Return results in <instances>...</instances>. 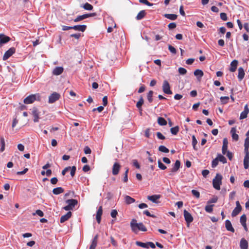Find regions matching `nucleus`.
<instances>
[{"mask_svg":"<svg viewBox=\"0 0 249 249\" xmlns=\"http://www.w3.org/2000/svg\"><path fill=\"white\" fill-rule=\"evenodd\" d=\"M241 209L242 208L235 207L232 212L231 216L232 217L236 216L241 212Z\"/></svg>","mask_w":249,"mask_h":249,"instance_id":"33","label":"nucleus"},{"mask_svg":"<svg viewBox=\"0 0 249 249\" xmlns=\"http://www.w3.org/2000/svg\"><path fill=\"white\" fill-rule=\"evenodd\" d=\"M11 40L10 37L3 34H0V45L6 43Z\"/></svg>","mask_w":249,"mask_h":249,"instance_id":"11","label":"nucleus"},{"mask_svg":"<svg viewBox=\"0 0 249 249\" xmlns=\"http://www.w3.org/2000/svg\"><path fill=\"white\" fill-rule=\"evenodd\" d=\"M118 212L116 210H112L111 212L110 215L112 218H116Z\"/></svg>","mask_w":249,"mask_h":249,"instance_id":"54","label":"nucleus"},{"mask_svg":"<svg viewBox=\"0 0 249 249\" xmlns=\"http://www.w3.org/2000/svg\"><path fill=\"white\" fill-rule=\"evenodd\" d=\"M40 95L39 93L31 94L24 99L23 102L25 104L33 103L35 101H40Z\"/></svg>","mask_w":249,"mask_h":249,"instance_id":"2","label":"nucleus"},{"mask_svg":"<svg viewBox=\"0 0 249 249\" xmlns=\"http://www.w3.org/2000/svg\"><path fill=\"white\" fill-rule=\"evenodd\" d=\"M237 63H231V67L230 70L231 72L235 71L237 69Z\"/></svg>","mask_w":249,"mask_h":249,"instance_id":"42","label":"nucleus"},{"mask_svg":"<svg viewBox=\"0 0 249 249\" xmlns=\"http://www.w3.org/2000/svg\"><path fill=\"white\" fill-rule=\"evenodd\" d=\"M220 18L223 21H226L228 19L227 14L225 13H221L220 14Z\"/></svg>","mask_w":249,"mask_h":249,"instance_id":"51","label":"nucleus"},{"mask_svg":"<svg viewBox=\"0 0 249 249\" xmlns=\"http://www.w3.org/2000/svg\"><path fill=\"white\" fill-rule=\"evenodd\" d=\"M0 151L1 152H3L5 150V140L3 137H1L0 138Z\"/></svg>","mask_w":249,"mask_h":249,"instance_id":"28","label":"nucleus"},{"mask_svg":"<svg viewBox=\"0 0 249 249\" xmlns=\"http://www.w3.org/2000/svg\"><path fill=\"white\" fill-rule=\"evenodd\" d=\"M217 198L216 197H214L212 198L211 199L209 200L207 202V203L209 204V203H216L217 202Z\"/></svg>","mask_w":249,"mask_h":249,"instance_id":"62","label":"nucleus"},{"mask_svg":"<svg viewBox=\"0 0 249 249\" xmlns=\"http://www.w3.org/2000/svg\"><path fill=\"white\" fill-rule=\"evenodd\" d=\"M71 212H68L66 214L62 215L60 218V223H63L66 221L68 220L71 217Z\"/></svg>","mask_w":249,"mask_h":249,"instance_id":"18","label":"nucleus"},{"mask_svg":"<svg viewBox=\"0 0 249 249\" xmlns=\"http://www.w3.org/2000/svg\"><path fill=\"white\" fill-rule=\"evenodd\" d=\"M87 28L86 25H77L72 26V29L84 32Z\"/></svg>","mask_w":249,"mask_h":249,"instance_id":"15","label":"nucleus"},{"mask_svg":"<svg viewBox=\"0 0 249 249\" xmlns=\"http://www.w3.org/2000/svg\"><path fill=\"white\" fill-rule=\"evenodd\" d=\"M217 159L218 160V161L222 162L223 163H225L227 162V160L226 158L221 154H218Z\"/></svg>","mask_w":249,"mask_h":249,"instance_id":"32","label":"nucleus"},{"mask_svg":"<svg viewBox=\"0 0 249 249\" xmlns=\"http://www.w3.org/2000/svg\"><path fill=\"white\" fill-rule=\"evenodd\" d=\"M238 78L240 81H241L244 77L245 76V72L244 69L240 67L238 69Z\"/></svg>","mask_w":249,"mask_h":249,"instance_id":"23","label":"nucleus"},{"mask_svg":"<svg viewBox=\"0 0 249 249\" xmlns=\"http://www.w3.org/2000/svg\"><path fill=\"white\" fill-rule=\"evenodd\" d=\"M28 171V169L26 168L22 171H18L17 173V174L18 175H21L25 174Z\"/></svg>","mask_w":249,"mask_h":249,"instance_id":"63","label":"nucleus"},{"mask_svg":"<svg viewBox=\"0 0 249 249\" xmlns=\"http://www.w3.org/2000/svg\"><path fill=\"white\" fill-rule=\"evenodd\" d=\"M213 205H207L205 206V211L209 213H211L213 212Z\"/></svg>","mask_w":249,"mask_h":249,"instance_id":"38","label":"nucleus"},{"mask_svg":"<svg viewBox=\"0 0 249 249\" xmlns=\"http://www.w3.org/2000/svg\"><path fill=\"white\" fill-rule=\"evenodd\" d=\"M129 172V169L126 168L125 172L124 174V177L123 179V181L125 182H127L128 180V173Z\"/></svg>","mask_w":249,"mask_h":249,"instance_id":"45","label":"nucleus"},{"mask_svg":"<svg viewBox=\"0 0 249 249\" xmlns=\"http://www.w3.org/2000/svg\"><path fill=\"white\" fill-rule=\"evenodd\" d=\"M245 152H249V136H247V138L245 139Z\"/></svg>","mask_w":249,"mask_h":249,"instance_id":"31","label":"nucleus"},{"mask_svg":"<svg viewBox=\"0 0 249 249\" xmlns=\"http://www.w3.org/2000/svg\"><path fill=\"white\" fill-rule=\"evenodd\" d=\"M194 74L195 76H196L198 81H200L201 79V78L203 76L204 73L203 71L199 69L196 70Z\"/></svg>","mask_w":249,"mask_h":249,"instance_id":"14","label":"nucleus"},{"mask_svg":"<svg viewBox=\"0 0 249 249\" xmlns=\"http://www.w3.org/2000/svg\"><path fill=\"white\" fill-rule=\"evenodd\" d=\"M130 227L132 231L135 233H137L139 231H147L146 227L142 223H137L136 220L134 219H133L130 222Z\"/></svg>","mask_w":249,"mask_h":249,"instance_id":"1","label":"nucleus"},{"mask_svg":"<svg viewBox=\"0 0 249 249\" xmlns=\"http://www.w3.org/2000/svg\"><path fill=\"white\" fill-rule=\"evenodd\" d=\"M144 101L142 97H141L139 101L137 103L136 107L139 111H142V106L143 104Z\"/></svg>","mask_w":249,"mask_h":249,"instance_id":"30","label":"nucleus"},{"mask_svg":"<svg viewBox=\"0 0 249 249\" xmlns=\"http://www.w3.org/2000/svg\"><path fill=\"white\" fill-rule=\"evenodd\" d=\"M31 113L34 117V122L36 123L39 121L40 112L36 107H34L31 109Z\"/></svg>","mask_w":249,"mask_h":249,"instance_id":"5","label":"nucleus"},{"mask_svg":"<svg viewBox=\"0 0 249 249\" xmlns=\"http://www.w3.org/2000/svg\"><path fill=\"white\" fill-rule=\"evenodd\" d=\"M87 15L84 14L83 15L78 16L76 18L73 19V21L75 22H77L79 21L82 20L85 18H88Z\"/></svg>","mask_w":249,"mask_h":249,"instance_id":"29","label":"nucleus"},{"mask_svg":"<svg viewBox=\"0 0 249 249\" xmlns=\"http://www.w3.org/2000/svg\"><path fill=\"white\" fill-rule=\"evenodd\" d=\"M104 109V107L102 106H100L98 107L97 108H93L92 111L94 112L96 110H97L99 112H102Z\"/></svg>","mask_w":249,"mask_h":249,"instance_id":"61","label":"nucleus"},{"mask_svg":"<svg viewBox=\"0 0 249 249\" xmlns=\"http://www.w3.org/2000/svg\"><path fill=\"white\" fill-rule=\"evenodd\" d=\"M180 166V162L178 160H177L173 167L171 169L172 172H176L179 169Z\"/></svg>","mask_w":249,"mask_h":249,"instance_id":"22","label":"nucleus"},{"mask_svg":"<svg viewBox=\"0 0 249 249\" xmlns=\"http://www.w3.org/2000/svg\"><path fill=\"white\" fill-rule=\"evenodd\" d=\"M222 176L217 174L213 180V185L214 188L217 190L220 189V186L222 184Z\"/></svg>","mask_w":249,"mask_h":249,"instance_id":"3","label":"nucleus"},{"mask_svg":"<svg viewBox=\"0 0 249 249\" xmlns=\"http://www.w3.org/2000/svg\"><path fill=\"white\" fill-rule=\"evenodd\" d=\"M146 15V12L144 10H142L139 12L136 16V19L137 20H141Z\"/></svg>","mask_w":249,"mask_h":249,"instance_id":"26","label":"nucleus"},{"mask_svg":"<svg viewBox=\"0 0 249 249\" xmlns=\"http://www.w3.org/2000/svg\"><path fill=\"white\" fill-rule=\"evenodd\" d=\"M164 16L166 18L172 20H176L178 18V15L174 14H165Z\"/></svg>","mask_w":249,"mask_h":249,"instance_id":"25","label":"nucleus"},{"mask_svg":"<svg viewBox=\"0 0 249 249\" xmlns=\"http://www.w3.org/2000/svg\"><path fill=\"white\" fill-rule=\"evenodd\" d=\"M16 52V49L14 47L10 48L7 50L4 54L3 56V60H6L8 59L12 54H13Z\"/></svg>","mask_w":249,"mask_h":249,"instance_id":"8","label":"nucleus"},{"mask_svg":"<svg viewBox=\"0 0 249 249\" xmlns=\"http://www.w3.org/2000/svg\"><path fill=\"white\" fill-rule=\"evenodd\" d=\"M171 132L173 135H177L179 131V127L176 126L174 127H172L170 129Z\"/></svg>","mask_w":249,"mask_h":249,"instance_id":"37","label":"nucleus"},{"mask_svg":"<svg viewBox=\"0 0 249 249\" xmlns=\"http://www.w3.org/2000/svg\"><path fill=\"white\" fill-rule=\"evenodd\" d=\"M177 26L176 23L175 22H172L168 24V27L169 29H173Z\"/></svg>","mask_w":249,"mask_h":249,"instance_id":"56","label":"nucleus"},{"mask_svg":"<svg viewBox=\"0 0 249 249\" xmlns=\"http://www.w3.org/2000/svg\"><path fill=\"white\" fill-rule=\"evenodd\" d=\"M197 143V141L194 135L192 136V145L195 150H196L197 149L196 148V145Z\"/></svg>","mask_w":249,"mask_h":249,"instance_id":"41","label":"nucleus"},{"mask_svg":"<svg viewBox=\"0 0 249 249\" xmlns=\"http://www.w3.org/2000/svg\"><path fill=\"white\" fill-rule=\"evenodd\" d=\"M249 112V108L247 105L244 107V110L242 111L240 116V119H244L247 117L248 114Z\"/></svg>","mask_w":249,"mask_h":249,"instance_id":"12","label":"nucleus"},{"mask_svg":"<svg viewBox=\"0 0 249 249\" xmlns=\"http://www.w3.org/2000/svg\"><path fill=\"white\" fill-rule=\"evenodd\" d=\"M240 247L241 249H248V243L245 239H241L240 243Z\"/></svg>","mask_w":249,"mask_h":249,"instance_id":"21","label":"nucleus"},{"mask_svg":"<svg viewBox=\"0 0 249 249\" xmlns=\"http://www.w3.org/2000/svg\"><path fill=\"white\" fill-rule=\"evenodd\" d=\"M84 9L87 10H91L93 6L89 3L87 2L82 6Z\"/></svg>","mask_w":249,"mask_h":249,"instance_id":"35","label":"nucleus"},{"mask_svg":"<svg viewBox=\"0 0 249 249\" xmlns=\"http://www.w3.org/2000/svg\"><path fill=\"white\" fill-rule=\"evenodd\" d=\"M228 149V146H222V152L223 155H226V152H227L228 151H227Z\"/></svg>","mask_w":249,"mask_h":249,"instance_id":"64","label":"nucleus"},{"mask_svg":"<svg viewBox=\"0 0 249 249\" xmlns=\"http://www.w3.org/2000/svg\"><path fill=\"white\" fill-rule=\"evenodd\" d=\"M168 49L171 53H172L175 54L176 53V49L173 46L171 45H168Z\"/></svg>","mask_w":249,"mask_h":249,"instance_id":"48","label":"nucleus"},{"mask_svg":"<svg viewBox=\"0 0 249 249\" xmlns=\"http://www.w3.org/2000/svg\"><path fill=\"white\" fill-rule=\"evenodd\" d=\"M245 156L244 159V166L247 169L249 167V152H245Z\"/></svg>","mask_w":249,"mask_h":249,"instance_id":"13","label":"nucleus"},{"mask_svg":"<svg viewBox=\"0 0 249 249\" xmlns=\"http://www.w3.org/2000/svg\"><path fill=\"white\" fill-rule=\"evenodd\" d=\"M158 167L161 170H165L166 169V166L163 164L160 160H158Z\"/></svg>","mask_w":249,"mask_h":249,"instance_id":"46","label":"nucleus"},{"mask_svg":"<svg viewBox=\"0 0 249 249\" xmlns=\"http://www.w3.org/2000/svg\"><path fill=\"white\" fill-rule=\"evenodd\" d=\"M192 194L194 196H195L196 198H198L200 197V193L198 191L196 190H192L191 191Z\"/></svg>","mask_w":249,"mask_h":249,"instance_id":"44","label":"nucleus"},{"mask_svg":"<svg viewBox=\"0 0 249 249\" xmlns=\"http://www.w3.org/2000/svg\"><path fill=\"white\" fill-rule=\"evenodd\" d=\"M71 171V175L72 177H73L76 171V167L73 166L72 167H71V169L70 170Z\"/></svg>","mask_w":249,"mask_h":249,"instance_id":"50","label":"nucleus"},{"mask_svg":"<svg viewBox=\"0 0 249 249\" xmlns=\"http://www.w3.org/2000/svg\"><path fill=\"white\" fill-rule=\"evenodd\" d=\"M178 72L180 74L184 75L186 73L187 71L185 69L180 67L178 69Z\"/></svg>","mask_w":249,"mask_h":249,"instance_id":"49","label":"nucleus"},{"mask_svg":"<svg viewBox=\"0 0 249 249\" xmlns=\"http://www.w3.org/2000/svg\"><path fill=\"white\" fill-rule=\"evenodd\" d=\"M246 220L247 218L246 215L243 214L240 217V222L241 224H243L246 222Z\"/></svg>","mask_w":249,"mask_h":249,"instance_id":"53","label":"nucleus"},{"mask_svg":"<svg viewBox=\"0 0 249 249\" xmlns=\"http://www.w3.org/2000/svg\"><path fill=\"white\" fill-rule=\"evenodd\" d=\"M91 152V149L89 146H86L84 148V153L86 154H90Z\"/></svg>","mask_w":249,"mask_h":249,"instance_id":"58","label":"nucleus"},{"mask_svg":"<svg viewBox=\"0 0 249 249\" xmlns=\"http://www.w3.org/2000/svg\"><path fill=\"white\" fill-rule=\"evenodd\" d=\"M229 99V97L228 96H222L220 97V100L222 104H226Z\"/></svg>","mask_w":249,"mask_h":249,"instance_id":"43","label":"nucleus"},{"mask_svg":"<svg viewBox=\"0 0 249 249\" xmlns=\"http://www.w3.org/2000/svg\"><path fill=\"white\" fill-rule=\"evenodd\" d=\"M183 215L185 221H186L188 225L191 223L193 221V217L187 211L184 210L183 211Z\"/></svg>","mask_w":249,"mask_h":249,"instance_id":"9","label":"nucleus"},{"mask_svg":"<svg viewBox=\"0 0 249 249\" xmlns=\"http://www.w3.org/2000/svg\"><path fill=\"white\" fill-rule=\"evenodd\" d=\"M162 90L163 91L167 94H172V92L170 89V86L168 83V82L166 80H164L163 81V85H162Z\"/></svg>","mask_w":249,"mask_h":249,"instance_id":"7","label":"nucleus"},{"mask_svg":"<svg viewBox=\"0 0 249 249\" xmlns=\"http://www.w3.org/2000/svg\"><path fill=\"white\" fill-rule=\"evenodd\" d=\"M159 151L162 152H164V153H168L169 150V149L166 148L165 146H163V145H160V146H159Z\"/></svg>","mask_w":249,"mask_h":249,"instance_id":"39","label":"nucleus"},{"mask_svg":"<svg viewBox=\"0 0 249 249\" xmlns=\"http://www.w3.org/2000/svg\"><path fill=\"white\" fill-rule=\"evenodd\" d=\"M63 70L64 69L63 67H57L53 69V73L54 75H59L63 72Z\"/></svg>","mask_w":249,"mask_h":249,"instance_id":"19","label":"nucleus"},{"mask_svg":"<svg viewBox=\"0 0 249 249\" xmlns=\"http://www.w3.org/2000/svg\"><path fill=\"white\" fill-rule=\"evenodd\" d=\"M160 197V196L159 195H154L152 196H147V199L152 202L157 203V200Z\"/></svg>","mask_w":249,"mask_h":249,"instance_id":"20","label":"nucleus"},{"mask_svg":"<svg viewBox=\"0 0 249 249\" xmlns=\"http://www.w3.org/2000/svg\"><path fill=\"white\" fill-rule=\"evenodd\" d=\"M158 123L160 125H165L167 124L166 121L162 117L158 118Z\"/></svg>","mask_w":249,"mask_h":249,"instance_id":"34","label":"nucleus"},{"mask_svg":"<svg viewBox=\"0 0 249 249\" xmlns=\"http://www.w3.org/2000/svg\"><path fill=\"white\" fill-rule=\"evenodd\" d=\"M133 166H135L137 168L139 169L140 168V164H139L137 160H133L132 161Z\"/></svg>","mask_w":249,"mask_h":249,"instance_id":"55","label":"nucleus"},{"mask_svg":"<svg viewBox=\"0 0 249 249\" xmlns=\"http://www.w3.org/2000/svg\"><path fill=\"white\" fill-rule=\"evenodd\" d=\"M218 160H217V158H215V159H214L213 161H212V167L213 168H214L215 167L218 163Z\"/></svg>","mask_w":249,"mask_h":249,"instance_id":"52","label":"nucleus"},{"mask_svg":"<svg viewBox=\"0 0 249 249\" xmlns=\"http://www.w3.org/2000/svg\"><path fill=\"white\" fill-rule=\"evenodd\" d=\"M36 214H37L40 217H42L44 215V213L43 212L40 210H37L36 211V213H34L33 215H35Z\"/></svg>","mask_w":249,"mask_h":249,"instance_id":"57","label":"nucleus"},{"mask_svg":"<svg viewBox=\"0 0 249 249\" xmlns=\"http://www.w3.org/2000/svg\"><path fill=\"white\" fill-rule=\"evenodd\" d=\"M153 92L152 90L149 91L147 94V99L149 103H151L153 101Z\"/></svg>","mask_w":249,"mask_h":249,"instance_id":"40","label":"nucleus"},{"mask_svg":"<svg viewBox=\"0 0 249 249\" xmlns=\"http://www.w3.org/2000/svg\"><path fill=\"white\" fill-rule=\"evenodd\" d=\"M60 97V95L59 93L54 92L49 96L48 102L50 104L53 103L58 100Z\"/></svg>","mask_w":249,"mask_h":249,"instance_id":"6","label":"nucleus"},{"mask_svg":"<svg viewBox=\"0 0 249 249\" xmlns=\"http://www.w3.org/2000/svg\"><path fill=\"white\" fill-rule=\"evenodd\" d=\"M63 192L64 189L60 187L54 188L53 190V194L56 195L62 193Z\"/></svg>","mask_w":249,"mask_h":249,"instance_id":"27","label":"nucleus"},{"mask_svg":"<svg viewBox=\"0 0 249 249\" xmlns=\"http://www.w3.org/2000/svg\"><path fill=\"white\" fill-rule=\"evenodd\" d=\"M140 2L144 4L147 6H152L153 3L149 2L147 0H139Z\"/></svg>","mask_w":249,"mask_h":249,"instance_id":"47","label":"nucleus"},{"mask_svg":"<svg viewBox=\"0 0 249 249\" xmlns=\"http://www.w3.org/2000/svg\"><path fill=\"white\" fill-rule=\"evenodd\" d=\"M66 202L68 205L63 208L66 211L72 210L77 204V201L74 199H68L66 200Z\"/></svg>","mask_w":249,"mask_h":249,"instance_id":"4","label":"nucleus"},{"mask_svg":"<svg viewBox=\"0 0 249 249\" xmlns=\"http://www.w3.org/2000/svg\"><path fill=\"white\" fill-rule=\"evenodd\" d=\"M157 136L160 140H164L165 137L160 132L157 133Z\"/></svg>","mask_w":249,"mask_h":249,"instance_id":"60","label":"nucleus"},{"mask_svg":"<svg viewBox=\"0 0 249 249\" xmlns=\"http://www.w3.org/2000/svg\"><path fill=\"white\" fill-rule=\"evenodd\" d=\"M121 166L119 163L115 162L112 166V174L113 175H118L121 169Z\"/></svg>","mask_w":249,"mask_h":249,"instance_id":"10","label":"nucleus"},{"mask_svg":"<svg viewBox=\"0 0 249 249\" xmlns=\"http://www.w3.org/2000/svg\"><path fill=\"white\" fill-rule=\"evenodd\" d=\"M225 228L228 231L232 232H234L235 231L231 221L229 220H226L225 221Z\"/></svg>","mask_w":249,"mask_h":249,"instance_id":"16","label":"nucleus"},{"mask_svg":"<svg viewBox=\"0 0 249 249\" xmlns=\"http://www.w3.org/2000/svg\"><path fill=\"white\" fill-rule=\"evenodd\" d=\"M81 36V34L80 33H77V34H71L70 35V37H74L76 39H79L80 37Z\"/></svg>","mask_w":249,"mask_h":249,"instance_id":"59","label":"nucleus"},{"mask_svg":"<svg viewBox=\"0 0 249 249\" xmlns=\"http://www.w3.org/2000/svg\"><path fill=\"white\" fill-rule=\"evenodd\" d=\"M136 245L138 246L144 248H148V242L146 243H142L140 241H137L136 243Z\"/></svg>","mask_w":249,"mask_h":249,"instance_id":"36","label":"nucleus"},{"mask_svg":"<svg viewBox=\"0 0 249 249\" xmlns=\"http://www.w3.org/2000/svg\"><path fill=\"white\" fill-rule=\"evenodd\" d=\"M124 199L125 202L127 204H130L133 203L135 201L133 198L130 197L129 196H126V195L124 196Z\"/></svg>","mask_w":249,"mask_h":249,"instance_id":"24","label":"nucleus"},{"mask_svg":"<svg viewBox=\"0 0 249 249\" xmlns=\"http://www.w3.org/2000/svg\"><path fill=\"white\" fill-rule=\"evenodd\" d=\"M102 213H103L102 207V206H100L99 208V209L97 212L96 215V220L99 224L100 223V222H101V216H102Z\"/></svg>","mask_w":249,"mask_h":249,"instance_id":"17","label":"nucleus"}]
</instances>
